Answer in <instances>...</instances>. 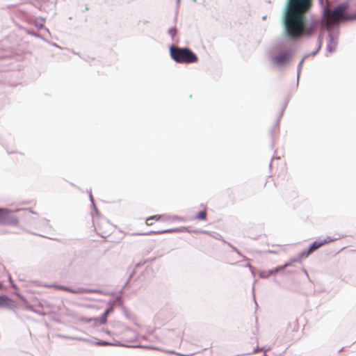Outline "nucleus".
<instances>
[{
    "label": "nucleus",
    "mask_w": 356,
    "mask_h": 356,
    "mask_svg": "<svg viewBox=\"0 0 356 356\" xmlns=\"http://www.w3.org/2000/svg\"><path fill=\"white\" fill-rule=\"evenodd\" d=\"M207 216V209H204L202 211H200L195 216V219L198 220H206Z\"/></svg>",
    "instance_id": "11"
},
{
    "label": "nucleus",
    "mask_w": 356,
    "mask_h": 356,
    "mask_svg": "<svg viewBox=\"0 0 356 356\" xmlns=\"http://www.w3.org/2000/svg\"><path fill=\"white\" fill-rule=\"evenodd\" d=\"M8 298L5 296H0V307L8 305Z\"/></svg>",
    "instance_id": "12"
},
{
    "label": "nucleus",
    "mask_w": 356,
    "mask_h": 356,
    "mask_svg": "<svg viewBox=\"0 0 356 356\" xmlns=\"http://www.w3.org/2000/svg\"><path fill=\"white\" fill-rule=\"evenodd\" d=\"M18 222L19 220L13 211L0 209V224L17 225Z\"/></svg>",
    "instance_id": "5"
},
{
    "label": "nucleus",
    "mask_w": 356,
    "mask_h": 356,
    "mask_svg": "<svg viewBox=\"0 0 356 356\" xmlns=\"http://www.w3.org/2000/svg\"><path fill=\"white\" fill-rule=\"evenodd\" d=\"M95 228L97 233L102 238L113 241L111 235L117 231L116 227L111 224L107 220L104 218H96L94 221Z\"/></svg>",
    "instance_id": "4"
},
{
    "label": "nucleus",
    "mask_w": 356,
    "mask_h": 356,
    "mask_svg": "<svg viewBox=\"0 0 356 356\" xmlns=\"http://www.w3.org/2000/svg\"><path fill=\"white\" fill-rule=\"evenodd\" d=\"M169 231H163V232H158L157 233L159 234H162V233H164V232H168Z\"/></svg>",
    "instance_id": "14"
},
{
    "label": "nucleus",
    "mask_w": 356,
    "mask_h": 356,
    "mask_svg": "<svg viewBox=\"0 0 356 356\" xmlns=\"http://www.w3.org/2000/svg\"><path fill=\"white\" fill-rule=\"evenodd\" d=\"M113 312V308L110 307L105 310L103 314L99 318H87L81 317V321L83 323H93L95 326L106 324L107 322L108 315Z\"/></svg>",
    "instance_id": "6"
},
{
    "label": "nucleus",
    "mask_w": 356,
    "mask_h": 356,
    "mask_svg": "<svg viewBox=\"0 0 356 356\" xmlns=\"http://www.w3.org/2000/svg\"><path fill=\"white\" fill-rule=\"evenodd\" d=\"M168 33L171 35V37L173 38L177 33V30L175 28H172L169 30Z\"/></svg>",
    "instance_id": "13"
},
{
    "label": "nucleus",
    "mask_w": 356,
    "mask_h": 356,
    "mask_svg": "<svg viewBox=\"0 0 356 356\" xmlns=\"http://www.w3.org/2000/svg\"><path fill=\"white\" fill-rule=\"evenodd\" d=\"M161 218V216L159 215H155L150 216L146 219L145 223L147 225L150 226L154 223V220L158 221Z\"/></svg>",
    "instance_id": "10"
},
{
    "label": "nucleus",
    "mask_w": 356,
    "mask_h": 356,
    "mask_svg": "<svg viewBox=\"0 0 356 356\" xmlns=\"http://www.w3.org/2000/svg\"><path fill=\"white\" fill-rule=\"evenodd\" d=\"M313 0H287L283 22L287 35L293 40L309 33L305 28V15L311 10Z\"/></svg>",
    "instance_id": "1"
},
{
    "label": "nucleus",
    "mask_w": 356,
    "mask_h": 356,
    "mask_svg": "<svg viewBox=\"0 0 356 356\" xmlns=\"http://www.w3.org/2000/svg\"><path fill=\"white\" fill-rule=\"evenodd\" d=\"M171 58L178 63H195L198 61V57L188 48H180L172 46L170 48Z\"/></svg>",
    "instance_id": "3"
},
{
    "label": "nucleus",
    "mask_w": 356,
    "mask_h": 356,
    "mask_svg": "<svg viewBox=\"0 0 356 356\" xmlns=\"http://www.w3.org/2000/svg\"><path fill=\"white\" fill-rule=\"evenodd\" d=\"M51 287H53V288H54L56 289H58V290H61V291L70 292V293H85V292H90L91 291L85 290L83 289H79V290H74V289H72L68 288V287L65 286L56 285V284L52 285Z\"/></svg>",
    "instance_id": "9"
},
{
    "label": "nucleus",
    "mask_w": 356,
    "mask_h": 356,
    "mask_svg": "<svg viewBox=\"0 0 356 356\" xmlns=\"http://www.w3.org/2000/svg\"><path fill=\"white\" fill-rule=\"evenodd\" d=\"M290 59V54L288 51H283L273 58V62L277 65H282L287 63Z\"/></svg>",
    "instance_id": "8"
},
{
    "label": "nucleus",
    "mask_w": 356,
    "mask_h": 356,
    "mask_svg": "<svg viewBox=\"0 0 356 356\" xmlns=\"http://www.w3.org/2000/svg\"><path fill=\"white\" fill-rule=\"evenodd\" d=\"M348 7L347 4L341 3L332 10H325L323 17L326 26L330 27L341 22L356 19V15H352L348 13Z\"/></svg>",
    "instance_id": "2"
},
{
    "label": "nucleus",
    "mask_w": 356,
    "mask_h": 356,
    "mask_svg": "<svg viewBox=\"0 0 356 356\" xmlns=\"http://www.w3.org/2000/svg\"><path fill=\"white\" fill-rule=\"evenodd\" d=\"M332 241L333 239H332L330 237H327L323 240L315 241L314 242L312 243L309 249L307 251L304 252L302 254L305 257H308L310 254H312L313 252H314L319 248L322 247L325 244L332 242Z\"/></svg>",
    "instance_id": "7"
}]
</instances>
